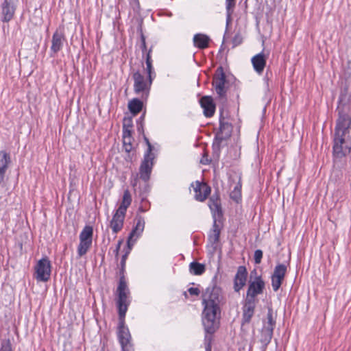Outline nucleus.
<instances>
[{
    "label": "nucleus",
    "instance_id": "nucleus-21",
    "mask_svg": "<svg viewBox=\"0 0 351 351\" xmlns=\"http://www.w3.org/2000/svg\"><path fill=\"white\" fill-rule=\"evenodd\" d=\"M276 313L271 308H268L267 315V329L265 330V341H270L273 335L274 327L276 325Z\"/></svg>",
    "mask_w": 351,
    "mask_h": 351
},
{
    "label": "nucleus",
    "instance_id": "nucleus-13",
    "mask_svg": "<svg viewBox=\"0 0 351 351\" xmlns=\"http://www.w3.org/2000/svg\"><path fill=\"white\" fill-rule=\"evenodd\" d=\"M191 186L193 187L195 193L194 197L195 200L198 202H202L205 201L210 194V187L204 182L196 181L195 183H193Z\"/></svg>",
    "mask_w": 351,
    "mask_h": 351
},
{
    "label": "nucleus",
    "instance_id": "nucleus-24",
    "mask_svg": "<svg viewBox=\"0 0 351 351\" xmlns=\"http://www.w3.org/2000/svg\"><path fill=\"white\" fill-rule=\"evenodd\" d=\"M143 107V101L138 98H134L128 103L129 110L134 116L137 115L142 110Z\"/></svg>",
    "mask_w": 351,
    "mask_h": 351
},
{
    "label": "nucleus",
    "instance_id": "nucleus-57",
    "mask_svg": "<svg viewBox=\"0 0 351 351\" xmlns=\"http://www.w3.org/2000/svg\"><path fill=\"white\" fill-rule=\"evenodd\" d=\"M256 274V271L255 269L253 270L252 271H251V273H250V278H252V276H255Z\"/></svg>",
    "mask_w": 351,
    "mask_h": 351
},
{
    "label": "nucleus",
    "instance_id": "nucleus-46",
    "mask_svg": "<svg viewBox=\"0 0 351 351\" xmlns=\"http://www.w3.org/2000/svg\"><path fill=\"white\" fill-rule=\"evenodd\" d=\"M242 43V38L239 35H235L232 40L233 47H236Z\"/></svg>",
    "mask_w": 351,
    "mask_h": 351
},
{
    "label": "nucleus",
    "instance_id": "nucleus-18",
    "mask_svg": "<svg viewBox=\"0 0 351 351\" xmlns=\"http://www.w3.org/2000/svg\"><path fill=\"white\" fill-rule=\"evenodd\" d=\"M64 42H66V38L64 33L57 29L52 36L51 51L56 54L63 48Z\"/></svg>",
    "mask_w": 351,
    "mask_h": 351
},
{
    "label": "nucleus",
    "instance_id": "nucleus-14",
    "mask_svg": "<svg viewBox=\"0 0 351 351\" xmlns=\"http://www.w3.org/2000/svg\"><path fill=\"white\" fill-rule=\"evenodd\" d=\"M286 271L287 267L285 265L279 264L275 267L271 276V286L274 291H277L280 287Z\"/></svg>",
    "mask_w": 351,
    "mask_h": 351
},
{
    "label": "nucleus",
    "instance_id": "nucleus-52",
    "mask_svg": "<svg viewBox=\"0 0 351 351\" xmlns=\"http://www.w3.org/2000/svg\"><path fill=\"white\" fill-rule=\"evenodd\" d=\"M133 245H129L127 243V247H127V250H125V252L124 254H123V256H125V258H128V256L129 254L130 253V251H131L132 247V246H133Z\"/></svg>",
    "mask_w": 351,
    "mask_h": 351
},
{
    "label": "nucleus",
    "instance_id": "nucleus-3",
    "mask_svg": "<svg viewBox=\"0 0 351 351\" xmlns=\"http://www.w3.org/2000/svg\"><path fill=\"white\" fill-rule=\"evenodd\" d=\"M132 201V199L130 191L125 189L123 191L121 204L118 208L114 210L112 219L110 221V227L113 234H117L123 228L127 209L131 205Z\"/></svg>",
    "mask_w": 351,
    "mask_h": 351
},
{
    "label": "nucleus",
    "instance_id": "nucleus-29",
    "mask_svg": "<svg viewBox=\"0 0 351 351\" xmlns=\"http://www.w3.org/2000/svg\"><path fill=\"white\" fill-rule=\"evenodd\" d=\"M235 0H226V25H228L231 20V14L232 9L235 5Z\"/></svg>",
    "mask_w": 351,
    "mask_h": 351
},
{
    "label": "nucleus",
    "instance_id": "nucleus-4",
    "mask_svg": "<svg viewBox=\"0 0 351 351\" xmlns=\"http://www.w3.org/2000/svg\"><path fill=\"white\" fill-rule=\"evenodd\" d=\"M117 306L119 317H125V315L131 303L130 291L128 288L125 278H119L117 288Z\"/></svg>",
    "mask_w": 351,
    "mask_h": 351
},
{
    "label": "nucleus",
    "instance_id": "nucleus-56",
    "mask_svg": "<svg viewBox=\"0 0 351 351\" xmlns=\"http://www.w3.org/2000/svg\"><path fill=\"white\" fill-rule=\"evenodd\" d=\"M5 175V173L0 171V184L3 182Z\"/></svg>",
    "mask_w": 351,
    "mask_h": 351
},
{
    "label": "nucleus",
    "instance_id": "nucleus-9",
    "mask_svg": "<svg viewBox=\"0 0 351 351\" xmlns=\"http://www.w3.org/2000/svg\"><path fill=\"white\" fill-rule=\"evenodd\" d=\"M230 189H232L230 193V197L236 202L241 199V176L240 173H234L229 176Z\"/></svg>",
    "mask_w": 351,
    "mask_h": 351
},
{
    "label": "nucleus",
    "instance_id": "nucleus-50",
    "mask_svg": "<svg viewBox=\"0 0 351 351\" xmlns=\"http://www.w3.org/2000/svg\"><path fill=\"white\" fill-rule=\"evenodd\" d=\"M261 18H262L261 14L259 13L258 12H256V27L258 31H260L259 25L261 23Z\"/></svg>",
    "mask_w": 351,
    "mask_h": 351
},
{
    "label": "nucleus",
    "instance_id": "nucleus-1",
    "mask_svg": "<svg viewBox=\"0 0 351 351\" xmlns=\"http://www.w3.org/2000/svg\"><path fill=\"white\" fill-rule=\"evenodd\" d=\"M337 110L333 154L337 158H342L351 150V95L348 88L341 90Z\"/></svg>",
    "mask_w": 351,
    "mask_h": 351
},
{
    "label": "nucleus",
    "instance_id": "nucleus-39",
    "mask_svg": "<svg viewBox=\"0 0 351 351\" xmlns=\"http://www.w3.org/2000/svg\"><path fill=\"white\" fill-rule=\"evenodd\" d=\"M133 126V122L131 117H124L123 121V128L130 129Z\"/></svg>",
    "mask_w": 351,
    "mask_h": 351
},
{
    "label": "nucleus",
    "instance_id": "nucleus-37",
    "mask_svg": "<svg viewBox=\"0 0 351 351\" xmlns=\"http://www.w3.org/2000/svg\"><path fill=\"white\" fill-rule=\"evenodd\" d=\"M132 138H123V148L128 153L132 149Z\"/></svg>",
    "mask_w": 351,
    "mask_h": 351
},
{
    "label": "nucleus",
    "instance_id": "nucleus-5",
    "mask_svg": "<svg viewBox=\"0 0 351 351\" xmlns=\"http://www.w3.org/2000/svg\"><path fill=\"white\" fill-rule=\"evenodd\" d=\"M117 337L121 347V351H134L133 345L131 342V335L128 328L125 325V317H119Z\"/></svg>",
    "mask_w": 351,
    "mask_h": 351
},
{
    "label": "nucleus",
    "instance_id": "nucleus-6",
    "mask_svg": "<svg viewBox=\"0 0 351 351\" xmlns=\"http://www.w3.org/2000/svg\"><path fill=\"white\" fill-rule=\"evenodd\" d=\"M226 76L223 71V69L222 66H219L217 69L213 76L212 84L218 97L221 99H226Z\"/></svg>",
    "mask_w": 351,
    "mask_h": 351
},
{
    "label": "nucleus",
    "instance_id": "nucleus-43",
    "mask_svg": "<svg viewBox=\"0 0 351 351\" xmlns=\"http://www.w3.org/2000/svg\"><path fill=\"white\" fill-rule=\"evenodd\" d=\"M132 130L123 128V138H132Z\"/></svg>",
    "mask_w": 351,
    "mask_h": 351
},
{
    "label": "nucleus",
    "instance_id": "nucleus-15",
    "mask_svg": "<svg viewBox=\"0 0 351 351\" xmlns=\"http://www.w3.org/2000/svg\"><path fill=\"white\" fill-rule=\"evenodd\" d=\"M212 213L213 218H221L223 216V212L221 206V200L219 195L215 193L211 195L208 204Z\"/></svg>",
    "mask_w": 351,
    "mask_h": 351
},
{
    "label": "nucleus",
    "instance_id": "nucleus-17",
    "mask_svg": "<svg viewBox=\"0 0 351 351\" xmlns=\"http://www.w3.org/2000/svg\"><path fill=\"white\" fill-rule=\"evenodd\" d=\"M247 271L244 266H239L234 278V289L239 292L245 285L247 280Z\"/></svg>",
    "mask_w": 351,
    "mask_h": 351
},
{
    "label": "nucleus",
    "instance_id": "nucleus-34",
    "mask_svg": "<svg viewBox=\"0 0 351 351\" xmlns=\"http://www.w3.org/2000/svg\"><path fill=\"white\" fill-rule=\"evenodd\" d=\"M145 71L147 74V78H152V79L154 80L156 75V73L154 71L152 64H146V68L145 69Z\"/></svg>",
    "mask_w": 351,
    "mask_h": 351
},
{
    "label": "nucleus",
    "instance_id": "nucleus-55",
    "mask_svg": "<svg viewBox=\"0 0 351 351\" xmlns=\"http://www.w3.org/2000/svg\"><path fill=\"white\" fill-rule=\"evenodd\" d=\"M223 138L222 136H221V134L220 133H218L216 135L215 140L218 141L217 146H219V144L223 141Z\"/></svg>",
    "mask_w": 351,
    "mask_h": 351
},
{
    "label": "nucleus",
    "instance_id": "nucleus-60",
    "mask_svg": "<svg viewBox=\"0 0 351 351\" xmlns=\"http://www.w3.org/2000/svg\"><path fill=\"white\" fill-rule=\"evenodd\" d=\"M136 182L137 178L134 179V182H132V184L133 185V186H135L136 185Z\"/></svg>",
    "mask_w": 351,
    "mask_h": 351
},
{
    "label": "nucleus",
    "instance_id": "nucleus-16",
    "mask_svg": "<svg viewBox=\"0 0 351 351\" xmlns=\"http://www.w3.org/2000/svg\"><path fill=\"white\" fill-rule=\"evenodd\" d=\"M256 280L250 281V285L247 291L246 297L250 299H256V296L261 293L263 289V281L261 276L255 277Z\"/></svg>",
    "mask_w": 351,
    "mask_h": 351
},
{
    "label": "nucleus",
    "instance_id": "nucleus-61",
    "mask_svg": "<svg viewBox=\"0 0 351 351\" xmlns=\"http://www.w3.org/2000/svg\"><path fill=\"white\" fill-rule=\"evenodd\" d=\"M261 43H262V45H263V43H264L263 37L261 38Z\"/></svg>",
    "mask_w": 351,
    "mask_h": 351
},
{
    "label": "nucleus",
    "instance_id": "nucleus-35",
    "mask_svg": "<svg viewBox=\"0 0 351 351\" xmlns=\"http://www.w3.org/2000/svg\"><path fill=\"white\" fill-rule=\"evenodd\" d=\"M149 191L150 186L149 184L147 182H145L144 185L142 187L139 188V195L141 196V197H147Z\"/></svg>",
    "mask_w": 351,
    "mask_h": 351
},
{
    "label": "nucleus",
    "instance_id": "nucleus-8",
    "mask_svg": "<svg viewBox=\"0 0 351 351\" xmlns=\"http://www.w3.org/2000/svg\"><path fill=\"white\" fill-rule=\"evenodd\" d=\"M35 278L38 281L47 282L50 279L51 264L47 257H44L40 259L35 266Z\"/></svg>",
    "mask_w": 351,
    "mask_h": 351
},
{
    "label": "nucleus",
    "instance_id": "nucleus-53",
    "mask_svg": "<svg viewBox=\"0 0 351 351\" xmlns=\"http://www.w3.org/2000/svg\"><path fill=\"white\" fill-rule=\"evenodd\" d=\"M145 117V112H144L141 116L137 119L136 124L143 123L144 124V120Z\"/></svg>",
    "mask_w": 351,
    "mask_h": 351
},
{
    "label": "nucleus",
    "instance_id": "nucleus-23",
    "mask_svg": "<svg viewBox=\"0 0 351 351\" xmlns=\"http://www.w3.org/2000/svg\"><path fill=\"white\" fill-rule=\"evenodd\" d=\"M251 61L254 69L258 74H261L263 71V49L259 53L252 57Z\"/></svg>",
    "mask_w": 351,
    "mask_h": 351
},
{
    "label": "nucleus",
    "instance_id": "nucleus-11",
    "mask_svg": "<svg viewBox=\"0 0 351 351\" xmlns=\"http://www.w3.org/2000/svg\"><path fill=\"white\" fill-rule=\"evenodd\" d=\"M155 156H148L144 154L143 160L139 167L140 178L145 182H147L150 178L154 166V159Z\"/></svg>",
    "mask_w": 351,
    "mask_h": 351
},
{
    "label": "nucleus",
    "instance_id": "nucleus-26",
    "mask_svg": "<svg viewBox=\"0 0 351 351\" xmlns=\"http://www.w3.org/2000/svg\"><path fill=\"white\" fill-rule=\"evenodd\" d=\"M206 271V267L204 264L193 261L189 265V271L191 274L195 276H200Z\"/></svg>",
    "mask_w": 351,
    "mask_h": 351
},
{
    "label": "nucleus",
    "instance_id": "nucleus-25",
    "mask_svg": "<svg viewBox=\"0 0 351 351\" xmlns=\"http://www.w3.org/2000/svg\"><path fill=\"white\" fill-rule=\"evenodd\" d=\"M10 162V154L5 151H0V171L6 173Z\"/></svg>",
    "mask_w": 351,
    "mask_h": 351
},
{
    "label": "nucleus",
    "instance_id": "nucleus-51",
    "mask_svg": "<svg viewBox=\"0 0 351 351\" xmlns=\"http://www.w3.org/2000/svg\"><path fill=\"white\" fill-rule=\"evenodd\" d=\"M136 127H137V131L139 132V133H142L143 135L144 134V124L143 123H138V124H136Z\"/></svg>",
    "mask_w": 351,
    "mask_h": 351
},
{
    "label": "nucleus",
    "instance_id": "nucleus-40",
    "mask_svg": "<svg viewBox=\"0 0 351 351\" xmlns=\"http://www.w3.org/2000/svg\"><path fill=\"white\" fill-rule=\"evenodd\" d=\"M141 49L142 51L143 54L144 55L145 53L147 52V45H146V41H145V37L143 35V34H141Z\"/></svg>",
    "mask_w": 351,
    "mask_h": 351
},
{
    "label": "nucleus",
    "instance_id": "nucleus-38",
    "mask_svg": "<svg viewBox=\"0 0 351 351\" xmlns=\"http://www.w3.org/2000/svg\"><path fill=\"white\" fill-rule=\"evenodd\" d=\"M143 138L146 145H147V149L145 152V154H148V156H154V154L152 153L153 146L149 142L148 138L145 135H143Z\"/></svg>",
    "mask_w": 351,
    "mask_h": 351
},
{
    "label": "nucleus",
    "instance_id": "nucleus-36",
    "mask_svg": "<svg viewBox=\"0 0 351 351\" xmlns=\"http://www.w3.org/2000/svg\"><path fill=\"white\" fill-rule=\"evenodd\" d=\"M127 258H125V256H122L121 262H120V269H119V278L122 276L125 277V263Z\"/></svg>",
    "mask_w": 351,
    "mask_h": 351
},
{
    "label": "nucleus",
    "instance_id": "nucleus-45",
    "mask_svg": "<svg viewBox=\"0 0 351 351\" xmlns=\"http://www.w3.org/2000/svg\"><path fill=\"white\" fill-rule=\"evenodd\" d=\"M188 292L191 295H196V296H197L200 293V290L197 287H190L188 289Z\"/></svg>",
    "mask_w": 351,
    "mask_h": 351
},
{
    "label": "nucleus",
    "instance_id": "nucleus-49",
    "mask_svg": "<svg viewBox=\"0 0 351 351\" xmlns=\"http://www.w3.org/2000/svg\"><path fill=\"white\" fill-rule=\"evenodd\" d=\"M130 4L132 6L134 10L138 9L140 7L138 0H130Z\"/></svg>",
    "mask_w": 351,
    "mask_h": 351
},
{
    "label": "nucleus",
    "instance_id": "nucleus-32",
    "mask_svg": "<svg viewBox=\"0 0 351 351\" xmlns=\"http://www.w3.org/2000/svg\"><path fill=\"white\" fill-rule=\"evenodd\" d=\"M220 233L221 232L218 231L210 230V233L208 234V241L212 245L216 244L219 242Z\"/></svg>",
    "mask_w": 351,
    "mask_h": 351
},
{
    "label": "nucleus",
    "instance_id": "nucleus-28",
    "mask_svg": "<svg viewBox=\"0 0 351 351\" xmlns=\"http://www.w3.org/2000/svg\"><path fill=\"white\" fill-rule=\"evenodd\" d=\"M93 228L90 226H85L80 234L79 239L93 241Z\"/></svg>",
    "mask_w": 351,
    "mask_h": 351
},
{
    "label": "nucleus",
    "instance_id": "nucleus-42",
    "mask_svg": "<svg viewBox=\"0 0 351 351\" xmlns=\"http://www.w3.org/2000/svg\"><path fill=\"white\" fill-rule=\"evenodd\" d=\"M263 257V252L261 250H256L254 252V261L256 263H260Z\"/></svg>",
    "mask_w": 351,
    "mask_h": 351
},
{
    "label": "nucleus",
    "instance_id": "nucleus-33",
    "mask_svg": "<svg viewBox=\"0 0 351 351\" xmlns=\"http://www.w3.org/2000/svg\"><path fill=\"white\" fill-rule=\"evenodd\" d=\"M205 331L207 333L204 337L205 350H206V351H208V350L212 351L211 343H212V340H213L212 335L213 333H209L206 330H205Z\"/></svg>",
    "mask_w": 351,
    "mask_h": 351
},
{
    "label": "nucleus",
    "instance_id": "nucleus-59",
    "mask_svg": "<svg viewBox=\"0 0 351 351\" xmlns=\"http://www.w3.org/2000/svg\"><path fill=\"white\" fill-rule=\"evenodd\" d=\"M146 64H152V59L151 60H145Z\"/></svg>",
    "mask_w": 351,
    "mask_h": 351
},
{
    "label": "nucleus",
    "instance_id": "nucleus-10",
    "mask_svg": "<svg viewBox=\"0 0 351 351\" xmlns=\"http://www.w3.org/2000/svg\"><path fill=\"white\" fill-rule=\"evenodd\" d=\"M135 226L129 234L127 243L130 245H134L136 240L141 236L145 228V219L143 216L137 215L134 219Z\"/></svg>",
    "mask_w": 351,
    "mask_h": 351
},
{
    "label": "nucleus",
    "instance_id": "nucleus-30",
    "mask_svg": "<svg viewBox=\"0 0 351 351\" xmlns=\"http://www.w3.org/2000/svg\"><path fill=\"white\" fill-rule=\"evenodd\" d=\"M220 117H219V130L221 132L225 130H230L231 129V125L225 120V118L223 117V109H220Z\"/></svg>",
    "mask_w": 351,
    "mask_h": 351
},
{
    "label": "nucleus",
    "instance_id": "nucleus-47",
    "mask_svg": "<svg viewBox=\"0 0 351 351\" xmlns=\"http://www.w3.org/2000/svg\"><path fill=\"white\" fill-rule=\"evenodd\" d=\"M210 162V160L208 158V154L204 152L202 155V157L200 160V162L203 165H208Z\"/></svg>",
    "mask_w": 351,
    "mask_h": 351
},
{
    "label": "nucleus",
    "instance_id": "nucleus-62",
    "mask_svg": "<svg viewBox=\"0 0 351 351\" xmlns=\"http://www.w3.org/2000/svg\"><path fill=\"white\" fill-rule=\"evenodd\" d=\"M215 145H216V143H213V147H215Z\"/></svg>",
    "mask_w": 351,
    "mask_h": 351
},
{
    "label": "nucleus",
    "instance_id": "nucleus-31",
    "mask_svg": "<svg viewBox=\"0 0 351 351\" xmlns=\"http://www.w3.org/2000/svg\"><path fill=\"white\" fill-rule=\"evenodd\" d=\"M141 201L138 207V211L141 213H145L149 210L150 203L145 197H141Z\"/></svg>",
    "mask_w": 351,
    "mask_h": 351
},
{
    "label": "nucleus",
    "instance_id": "nucleus-20",
    "mask_svg": "<svg viewBox=\"0 0 351 351\" xmlns=\"http://www.w3.org/2000/svg\"><path fill=\"white\" fill-rule=\"evenodd\" d=\"M256 299H250L245 298L243 306V319L245 322H250L254 313L256 306Z\"/></svg>",
    "mask_w": 351,
    "mask_h": 351
},
{
    "label": "nucleus",
    "instance_id": "nucleus-41",
    "mask_svg": "<svg viewBox=\"0 0 351 351\" xmlns=\"http://www.w3.org/2000/svg\"><path fill=\"white\" fill-rule=\"evenodd\" d=\"M0 351H12V346L9 340L1 343Z\"/></svg>",
    "mask_w": 351,
    "mask_h": 351
},
{
    "label": "nucleus",
    "instance_id": "nucleus-58",
    "mask_svg": "<svg viewBox=\"0 0 351 351\" xmlns=\"http://www.w3.org/2000/svg\"><path fill=\"white\" fill-rule=\"evenodd\" d=\"M256 274V271L255 269L253 270L252 271H251V273H250V278H252V276H255Z\"/></svg>",
    "mask_w": 351,
    "mask_h": 351
},
{
    "label": "nucleus",
    "instance_id": "nucleus-2",
    "mask_svg": "<svg viewBox=\"0 0 351 351\" xmlns=\"http://www.w3.org/2000/svg\"><path fill=\"white\" fill-rule=\"evenodd\" d=\"M202 324L209 333H214L219 327L218 317L221 314L220 304L223 300L221 289L213 283L202 293Z\"/></svg>",
    "mask_w": 351,
    "mask_h": 351
},
{
    "label": "nucleus",
    "instance_id": "nucleus-12",
    "mask_svg": "<svg viewBox=\"0 0 351 351\" xmlns=\"http://www.w3.org/2000/svg\"><path fill=\"white\" fill-rule=\"evenodd\" d=\"M17 0H4L1 4V21L3 22H9L14 15Z\"/></svg>",
    "mask_w": 351,
    "mask_h": 351
},
{
    "label": "nucleus",
    "instance_id": "nucleus-7",
    "mask_svg": "<svg viewBox=\"0 0 351 351\" xmlns=\"http://www.w3.org/2000/svg\"><path fill=\"white\" fill-rule=\"evenodd\" d=\"M132 78L134 80V90L135 93L139 94L142 93L147 97L154 80L147 78V77L145 78L138 71L133 73Z\"/></svg>",
    "mask_w": 351,
    "mask_h": 351
},
{
    "label": "nucleus",
    "instance_id": "nucleus-19",
    "mask_svg": "<svg viewBox=\"0 0 351 351\" xmlns=\"http://www.w3.org/2000/svg\"><path fill=\"white\" fill-rule=\"evenodd\" d=\"M200 106L204 110V114L206 117H212L215 112V104L212 97L203 96L199 100Z\"/></svg>",
    "mask_w": 351,
    "mask_h": 351
},
{
    "label": "nucleus",
    "instance_id": "nucleus-44",
    "mask_svg": "<svg viewBox=\"0 0 351 351\" xmlns=\"http://www.w3.org/2000/svg\"><path fill=\"white\" fill-rule=\"evenodd\" d=\"M122 243H123V240H119L117 244L115 249L114 250V254L115 256V258L117 260L118 259V257H119V250H120L121 245Z\"/></svg>",
    "mask_w": 351,
    "mask_h": 351
},
{
    "label": "nucleus",
    "instance_id": "nucleus-22",
    "mask_svg": "<svg viewBox=\"0 0 351 351\" xmlns=\"http://www.w3.org/2000/svg\"><path fill=\"white\" fill-rule=\"evenodd\" d=\"M193 40L195 47L203 49L208 47L210 39L207 35L199 33L194 35Z\"/></svg>",
    "mask_w": 351,
    "mask_h": 351
},
{
    "label": "nucleus",
    "instance_id": "nucleus-48",
    "mask_svg": "<svg viewBox=\"0 0 351 351\" xmlns=\"http://www.w3.org/2000/svg\"><path fill=\"white\" fill-rule=\"evenodd\" d=\"M211 230H216L221 232V228L217 222V218H213V223Z\"/></svg>",
    "mask_w": 351,
    "mask_h": 351
},
{
    "label": "nucleus",
    "instance_id": "nucleus-27",
    "mask_svg": "<svg viewBox=\"0 0 351 351\" xmlns=\"http://www.w3.org/2000/svg\"><path fill=\"white\" fill-rule=\"evenodd\" d=\"M92 243L93 241H90L80 240L77 250L78 256L82 257L85 255L91 247Z\"/></svg>",
    "mask_w": 351,
    "mask_h": 351
},
{
    "label": "nucleus",
    "instance_id": "nucleus-63",
    "mask_svg": "<svg viewBox=\"0 0 351 351\" xmlns=\"http://www.w3.org/2000/svg\"><path fill=\"white\" fill-rule=\"evenodd\" d=\"M208 351H210V350H208Z\"/></svg>",
    "mask_w": 351,
    "mask_h": 351
},
{
    "label": "nucleus",
    "instance_id": "nucleus-54",
    "mask_svg": "<svg viewBox=\"0 0 351 351\" xmlns=\"http://www.w3.org/2000/svg\"><path fill=\"white\" fill-rule=\"evenodd\" d=\"M152 47L148 50L147 52L145 53L144 55H145V60H151L152 59V56H151V53H152Z\"/></svg>",
    "mask_w": 351,
    "mask_h": 351
}]
</instances>
